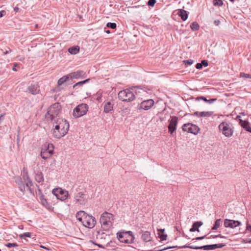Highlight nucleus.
<instances>
[{"label": "nucleus", "mask_w": 251, "mask_h": 251, "mask_svg": "<svg viewBox=\"0 0 251 251\" xmlns=\"http://www.w3.org/2000/svg\"><path fill=\"white\" fill-rule=\"evenodd\" d=\"M15 182L17 184L19 189L23 194L25 193V187L31 194L33 195L34 194V191L33 189L31 188V187L33 185V183L30 178L27 171L25 169L23 171L22 178L20 177H16Z\"/></svg>", "instance_id": "f257e3e1"}, {"label": "nucleus", "mask_w": 251, "mask_h": 251, "mask_svg": "<svg viewBox=\"0 0 251 251\" xmlns=\"http://www.w3.org/2000/svg\"><path fill=\"white\" fill-rule=\"evenodd\" d=\"M61 109V106L59 103H54L49 108L48 111L45 115L46 119L53 121L60 113Z\"/></svg>", "instance_id": "f03ea898"}, {"label": "nucleus", "mask_w": 251, "mask_h": 251, "mask_svg": "<svg viewBox=\"0 0 251 251\" xmlns=\"http://www.w3.org/2000/svg\"><path fill=\"white\" fill-rule=\"evenodd\" d=\"M219 130L226 137H230L234 132L233 124L229 122H223L219 125Z\"/></svg>", "instance_id": "7ed1b4c3"}, {"label": "nucleus", "mask_w": 251, "mask_h": 251, "mask_svg": "<svg viewBox=\"0 0 251 251\" xmlns=\"http://www.w3.org/2000/svg\"><path fill=\"white\" fill-rule=\"evenodd\" d=\"M113 220V215L112 214L104 212L101 215L100 222L104 228L108 229L112 226Z\"/></svg>", "instance_id": "20e7f679"}, {"label": "nucleus", "mask_w": 251, "mask_h": 251, "mask_svg": "<svg viewBox=\"0 0 251 251\" xmlns=\"http://www.w3.org/2000/svg\"><path fill=\"white\" fill-rule=\"evenodd\" d=\"M54 146L52 144L46 143L42 148L41 151V157L46 160L49 158L53 154Z\"/></svg>", "instance_id": "39448f33"}, {"label": "nucleus", "mask_w": 251, "mask_h": 251, "mask_svg": "<svg viewBox=\"0 0 251 251\" xmlns=\"http://www.w3.org/2000/svg\"><path fill=\"white\" fill-rule=\"evenodd\" d=\"M117 238L121 242L125 243H132L134 240V237L131 231L119 232L117 233Z\"/></svg>", "instance_id": "423d86ee"}, {"label": "nucleus", "mask_w": 251, "mask_h": 251, "mask_svg": "<svg viewBox=\"0 0 251 251\" xmlns=\"http://www.w3.org/2000/svg\"><path fill=\"white\" fill-rule=\"evenodd\" d=\"M119 100L123 101H131L135 99V95L129 89L121 91L118 94Z\"/></svg>", "instance_id": "0eeeda50"}, {"label": "nucleus", "mask_w": 251, "mask_h": 251, "mask_svg": "<svg viewBox=\"0 0 251 251\" xmlns=\"http://www.w3.org/2000/svg\"><path fill=\"white\" fill-rule=\"evenodd\" d=\"M88 109V106L87 104H80L74 109L73 116L75 118L80 117L86 114Z\"/></svg>", "instance_id": "6e6552de"}, {"label": "nucleus", "mask_w": 251, "mask_h": 251, "mask_svg": "<svg viewBox=\"0 0 251 251\" xmlns=\"http://www.w3.org/2000/svg\"><path fill=\"white\" fill-rule=\"evenodd\" d=\"M54 124H55L56 130L58 128H60L61 131H62V133L66 134L69 129V124L65 119L58 118L56 120H55Z\"/></svg>", "instance_id": "1a4fd4ad"}, {"label": "nucleus", "mask_w": 251, "mask_h": 251, "mask_svg": "<svg viewBox=\"0 0 251 251\" xmlns=\"http://www.w3.org/2000/svg\"><path fill=\"white\" fill-rule=\"evenodd\" d=\"M52 193L57 199L62 201L66 200L69 196L68 191L63 190L60 188L53 189L52 191Z\"/></svg>", "instance_id": "9d476101"}, {"label": "nucleus", "mask_w": 251, "mask_h": 251, "mask_svg": "<svg viewBox=\"0 0 251 251\" xmlns=\"http://www.w3.org/2000/svg\"><path fill=\"white\" fill-rule=\"evenodd\" d=\"M182 128L184 131H187L195 135L197 134L200 130L197 126L190 123L184 124Z\"/></svg>", "instance_id": "9b49d317"}, {"label": "nucleus", "mask_w": 251, "mask_h": 251, "mask_svg": "<svg viewBox=\"0 0 251 251\" xmlns=\"http://www.w3.org/2000/svg\"><path fill=\"white\" fill-rule=\"evenodd\" d=\"M171 120H169L168 126V132L172 135L176 129L178 123V117L175 116H171Z\"/></svg>", "instance_id": "f8f14e48"}, {"label": "nucleus", "mask_w": 251, "mask_h": 251, "mask_svg": "<svg viewBox=\"0 0 251 251\" xmlns=\"http://www.w3.org/2000/svg\"><path fill=\"white\" fill-rule=\"evenodd\" d=\"M85 216L83 219V226L88 228H93L96 223L95 217L87 214Z\"/></svg>", "instance_id": "ddd939ff"}, {"label": "nucleus", "mask_w": 251, "mask_h": 251, "mask_svg": "<svg viewBox=\"0 0 251 251\" xmlns=\"http://www.w3.org/2000/svg\"><path fill=\"white\" fill-rule=\"evenodd\" d=\"M182 248H189L191 249L199 250L203 249L204 250H213L217 249V244L207 245L202 246H194L190 245H185Z\"/></svg>", "instance_id": "4468645a"}, {"label": "nucleus", "mask_w": 251, "mask_h": 251, "mask_svg": "<svg viewBox=\"0 0 251 251\" xmlns=\"http://www.w3.org/2000/svg\"><path fill=\"white\" fill-rule=\"evenodd\" d=\"M154 102L152 99L145 100L138 104V108L148 110L154 105Z\"/></svg>", "instance_id": "2eb2a0df"}, {"label": "nucleus", "mask_w": 251, "mask_h": 251, "mask_svg": "<svg viewBox=\"0 0 251 251\" xmlns=\"http://www.w3.org/2000/svg\"><path fill=\"white\" fill-rule=\"evenodd\" d=\"M70 79L84 78L86 77V73L83 70H77L76 71L69 74Z\"/></svg>", "instance_id": "dca6fc26"}, {"label": "nucleus", "mask_w": 251, "mask_h": 251, "mask_svg": "<svg viewBox=\"0 0 251 251\" xmlns=\"http://www.w3.org/2000/svg\"><path fill=\"white\" fill-rule=\"evenodd\" d=\"M224 224L226 227L234 228L240 226L241 225V223L239 221L226 219L224 220Z\"/></svg>", "instance_id": "f3484780"}, {"label": "nucleus", "mask_w": 251, "mask_h": 251, "mask_svg": "<svg viewBox=\"0 0 251 251\" xmlns=\"http://www.w3.org/2000/svg\"><path fill=\"white\" fill-rule=\"evenodd\" d=\"M27 91L32 95H36L40 92L39 86L37 84H31L28 87Z\"/></svg>", "instance_id": "a211bd4d"}, {"label": "nucleus", "mask_w": 251, "mask_h": 251, "mask_svg": "<svg viewBox=\"0 0 251 251\" xmlns=\"http://www.w3.org/2000/svg\"><path fill=\"white\" fill-rule=\"evenodd\" d=\"M75 200L76 203L84 204L85 203V195L82 192H79L75 196Z\"/></svg>", "instance_id": "6ab92c4d"}, {"label": "nucleus", "mask_w": 251, "mask_h": 251, "mask_svg": "<svg viewBox=\"0 0 251 251\" xmlns=\"http://www.w3.org/2000/svg\"><path fill=\"white\" fill-rule=\"evenodd\" d=\"M237 118H239L240 120V124L241 126L246 129V131L251 133V127L250 126V123L246 120H242L240 119V116H237Z\"/></svg>", "instance_id": "aec40b11"}, {"label": "nucleus", "mask_w": 251, "mask_h": 251, "mask_svg": "<svg viewBox=\"0 0 251 251\" xmlns=\"http://www.w3.org/2000/svg\"><path fill=\"white\" fill-rule=\"evenodd\" d=\"M54 128L52 130V134L53 137L56 139H60L65 135V134H63L60 128H58L57 130L55 129V125H54Z\"/></svg>", "instance_id": "412c9836"}, {"label": "nucleus", "mask_w": 251, "mask_h": 251, "mask_svg": "<svg viewBox=\"0 0 251 251\" xmlns=\"http://www.w3.org/2000/svg\"><path fill=\"white\" fill-rule=\"evenodd\" d=\"M203 223L201 221H197L194 222L192 226V227L190 229L189 231L191 232H195L196 231H199V227L202 226Z\"/></svg>", "instance_id": "4be33fe9"}, {"label": "nucleus", "mask_w": 251, "mask_h": 251, "mask_svg": "<svg viewBox=\"0 0 251 251\" xmlns=\"http://www.w3.org/2000/svg\"><path fill=\"white\" fill-rule=\"evenodd\" d=\"M177 14L183 21H186L188 17L187 11L182 9L178 10Z\"/></svg>", "instance_id": "5701e85b"}, {"label": "nucleus", "mask_w": 251, "mask_h": 251, "mask_svg": "<svg viewBox=\"0 0 251 251\" xmlns=\"http://www.w3.org/2000/svg\"><path fill=\"white\" fill-rule=\"evenodd\" d=\"M35 179L38 183L43 182L44 180V176L41 172L37 171L35 173Z\"/></svg>", "instance_id": "b1692460"}, {"label": "nucleus", "mask_w": 251, "mask_h": 251, "mask_svg": "<svg viewBox=\"0 0 251 251\" xmlns=\"http://www.w3.org/2000/svg\"><path fill=\"white\" fill-rule=\"evenodd\" d=\"M158 237L161 240H166L167 235L165 233V229H157Z\"/></svg>", "instance_id": "393cba45"}, {"label": "nucleus", "mask_w": 251, "mask_h": 251, "mask_svg": "<svg viewBox=\"0 0 251 251\" xmlns=\"http://www.w3.org/2000/svg\"><path fill=\"white\" fill-rule=\"evenodd\" d=\"M113 104L111 102L108 101L105 103L104 106V112L109 113L113 110Z\"/></svg>", "instance_id": "a878e982"}, {"label": "nucleus", "mask_w": 251, "mask_h": 251, "mask_svg": "<svg viewBox=\"0 0 251 251\" xmlns=\"http://www.w3.org/2000/svg\"><path fill=\"white\" fill-rule=\"evenodd\" d=\"M196 100H203L204 101H205L209 104H211L213 102L216 101L217 99H211L210 100H207L205 97H204L203 96H200V97H198L196 98Z\"/></svg>", "instance_id": "bb28decb"}, {"label": "nucleus", "mask_w": 251, "mask_h": 251, "mask_svg": "<svg viewBox=\"0 0 251 251\" xmlns=\"http://www.w3.org/2000/svg\"><path fill=\"white\" fill-rule=\"evenodd\" d=\"M70 79V78L69 77V74H68L67 75H64L60 78L58 80L57 84L59 86H60Z\"/></svg>", "instance_id": "cd10ccee"}, {"label": "nucleus", "mask_w": 251, "mask_h": 251, "mask_svg": "<svg viewBox=\"0 0 251 251\" xmlns=\"http://www.w3.org/2000/svg\"><path fill=\"white\" fill-rule=\"evenodd\" d=\"M68 52L71 54H76L79 51V47L78 46H74L69 48L68 50Z\"/></svg>", "instance_id": "c85d7f7f"}, {"label": "nucleus", "mask_w": 251, "mask_h": 251, "mask_svg": "<svg viewBox=\"0 0 251 251\" xmlns=\"http://www.w3.org/2000/svg\"><path fill=\"white\" fill-rule=\"evenodd\" d=\"M142 239L145 242L150 241L151 239L150 233L149 231L144 232L142 235Z\"/></svg>", "instance_id": "c756f323"}, {"label": "nucleus", "mask_w": 251, "mask_h": 251, "mask_svg": "<svg viewBox=\"0 0 251 251\" xmlns=\"http://www.w3.org/2000/svg\"><path fill=\"white\" fill-rule=\"evenodd\" d=\"M90 78H88L84 80L77 82L73 85V88L76 89L77 87L82 86L83 84L88 82L90 81Z\"/></svg>", "instance_id": "7c9ffc66"}, {"label": "nucleus", "mask_w": 251, "mask_h": 251, "mask_svg": "<svg viewBox=\"0 0 251 251\" xmlns=\"http://www.w3.org/2000/svg\"><path fill=\"white\" fill-rule=\"evenodd\" d=\"M212 111H203L200 112V115H199V117H209L213 114Z\"/></svg>", "instance_id": "2f4dec72"}, {"label": "nucleus", "mask_w": 251, "mask_h": 251, "mask_svg": "<svg viewBox=\"0 0 251 251\" xmlns=\"http://www.w3.org/2000/svg\"><path fill=\"white\" fill-rule=\"evenodd\" d=\"M190 27L193 31H197L200 28L199 25L196 22L191 23Z\"/></svg>", "instance_id": "473e14b6"}, {"label": "nucleus", "mask_w": 251, "mask_h": 251, "mask_svg": "<svg viewBox=\"0 0 251 251\" xmlns=\"http://www.w3.org/2000/svg\"><path fill=\"white\" fill-rule=\"evenodd\" d=\"M221 224V219H217L216 221L215 222L214 225L212 227V230H216L217 229L219 226H220V225Z\"/></svg>", "instance_id": "72a5a7b5"}, {"label": "nucleus", "mask_w": 251, "mask_h": 251, "mask_svg": "<svg viewBox=\"0 0 251 251\" xmlns=\"http://www.w3.org/2000/svg\"><path fill=\"white\" fill-rule=\"evenodd\" d=\"M31 236V232H25L24 234L19 235V237L22 239L25 238V237H29L30 238Z\"/></svg>", "instance_id": "f704fd0d"}, {"label": "nucleus", "mask_w": 251, "mask_h": 251, "mask_svg": "<svg viewBox=\"0 0 251 251\" xmlns=\"http://www.w3.org/2000/svg\"><path fill=\"white\" fill-rule=\"evenodd\" d=\"M86 214L87 213L85 212H84V211H80L76 213V218H78V217L84 218V217L86 216L85 215H86Z\"/></svg>", "instance_id": "c9c22d12"}, {"label": "nucleus", "mask_w": 251, "mask_h": 251, "mask_svg": "<svg viewBox=\"0 0 251 251\" xmlns=\"http://www.w3.org/2000/svg\"><path fill=\"white\" fill-rule=\"evenodd\" d=\"M240 76L244 78H251V74H248L244 73H240Z\"/></svg>", "instance_id": "e433bc0d"}, {"label": "nucleus", "mask_w": 251, "mask_h": 251, "mask_svg": "<svg viewBox=\"0 0 251 251\" xmlns=\"http://www.w3.org/2000/svg\"><path fill=\"white\" fill-rule=\"evenodd\" d=\"M106 26L108 28H110L111 29H115L116 27V24L115 23H107L106 24Z\"/></svg>", "instance_id": "4c0bfd02"}, {"label": "nucleus", "mask_w": 251, "mask_h": 251, "mask_svg": "<svg viewBox=\"0 0 251 251\" xmlns=\"http://www.w3.org/2000/svg\"><path fill=\"white\" fill-rule=\"evenodd\" d=\"M5 246L9 248L18 247V245L16 243H8Z\"/></svg>", "instance_id": "58836bf2"}, {"label": "nucleus", "mask_w": 251, "mask_h": 251, "mask_svg": "<svg viewBox=\"0 0 251 251\" xmlns=\"http://www.w3.org/2000/svg\"><path fill=\"white\" fill-rule=\"evenodd\" d=\"M184 64L187 66H190L193 63V61L191 59L185 60L183 61Z\"/></svg>", "instance_id": "ea45409f"}, {"label": "nucleus", "mask_w": 251, "mask_h": 251, "mask_svg": "<svg viewBox=\"0 0 251 251\" xmlns=\"http://www.w3.org/2000/svg\"><path fill=\"white\" fill-rule=\"evenodd\" d=\"M156 0H149L147 4L150 6H153Z\"/></svg>", "instance_id": "a19ab883"}, {"label": "nucleus", "mask_w": 251, "mask_h": 251, "mask_svg": "<svg viewBox=\"0 0 251 251\" xmlns=\"http://www.w3.org/2000/svg\"><path fill=\"white\" fill-rule=\"evenodd\" d=\"M208 238V239H209L210 238L209 237H206V235H204V236H200V237H196L195 238H194L192 239V240H202L204 238Z\"/></svg>", "instance_id": "79ce46f5"}, {"label": "nucleus", "mask_w": 251, "mask_h": 251, "mask_svg": "<svg viewBox=\"0 0 251 251\" xmlns=\"http://www.w3.org/2000/svg\"><path fill=\"white\" fill-rule=\"evenodd\" d=\"M216 2L214 3L215 5L221 6L223 5V2L222 0H215Z\"/></svg>", "instance_id": "37998d69"}, {"label": "nucleus", "mask_w": 251, "mask_h": 251, "mask_svg": "<svg viewBox=\"0 0 251 251\" xmlns=\"http://www.w3.org/2000/svg\"><path fill=\"white\" fill-rule=\"evenodd\" d=\"M201 63L202 66L204 67H207L208 65V61L206 60H202Z\"/></svg>", "instance_id": "c03bdc74"}, {"label": "nucleus", "mask_w": 251, "mask_h": 251, "mask_svg": "<svg viewBox=\"0 0 251 251\" xmlns=\"http://www.w3.org/2000/svg\"><path fill=\"white\" fill-rule=\"evenodd\" d=\"M218 237H220L221 238H225V236L222 235L221 234H218V235H212L211 236V238H218ZM209 238H210V237H209Z\"/></svg>", "instance_id": "a18cd8bd"}, {"label": "nucleus", "mask_w": 251, "mask_h": 251, "mask_svg": "<svg viewBox=\"0 0 251 251\" xmlns=\"http://www.w3.org/2000/svg\"><path fill=\"white\" fill-rule=\"evenodd\" d=\"M248 231H249L251 233V226L248 223L247 224L246 228V232H247Z\"/></svg>", "instance_id": "49530a36"}, {"label": "nucleus", "mask_w": 251, "mask_h": 251, "mask_svg": "<svg viewBox=\"0 0 251 251\" xmlns=\"http://www.w3.org/2000/svg\"><path fill=\"white\" fill-rule=\"evenodd\" d=\"M242 242L244 243H251V239H243Z\"/></svg>", "instance_id": "de8ad7c7"}, {"label": "nucleus", "mask_w": 251, "mask_h": 251, "mask_svg": "<svg viewBox=\"0 0 251 251\" xmlns=\"http://www.w3.org/2000/svg\"><path fill=\"white\" fill-rule=\"evenodd\" d=\"M196 68L197 69H201L202 68V66L201 64V63H198L196 65Z\"/></svg>", "instance_id": "09e8293b"}, {"label": "nucleus", "mask_w": 251, "mask_h": 251, "mask_svg": "<svg viewBox=\"0 0 251 251\" xmlns=\"http://www.w3.org/2000/svg\"><path fill=\"white\" fill-rule=\"evenodd\" d=\"M5 14L6 12L4 10H2L0 11V18L3 17Z\"/></svg>", "instance_id": "8fccbe9b"}, {"label": "nucleus", "mask_w": 251, "mask_h": 251, "mask_svg": "<svg viewBox=\"0 0 251 251\" xmlns=\"http://www.w3.org/2000/svg\"><path fill=\"white\" fill-rule=\"evenodd\" d=\"M225 246H226V244H217V248H222Z\"/></svg>", "instance_id": "3c124183"}, {"label": "nucleus", "mask_w": 251, "mask_h": 251, "mask_svg": "<svg viewBox=\"0 0 251 251\" xmlns=\"http://www.w3.org/2000/svg\"><path fill=\"white\" fill-rule=\"evenodd\" d=\"M220 21L219 20H215L214 22V24L216 25H219L220 24Z\"/></svg>", "instance_id": "603ef678"}, {"label": "nucleus", "mask_w": 251, "mask_h": 251, "mask_svg": "<svg viewBox=\"0 0 251 251\" xmlns=\"http://www.w3.org/2000/svg\"><path fill=\"white\" fill-rule=\"evenodd\" d=\"M177 248V246L169 247H168V248H164L163 249L160 250L159 251H164V250H167V249H172V248Z\"/></svg>", "instance_id": "864d4df0"}, {"label": "nucleus", "mask_w": 251, "mask_h": 251, "mask_svg": "<svg viewBox=\"0 0 251 251\" xmlns=\"http://www.w3.org/2000/svg\"><path fill=\"white\" fill-rule=\"evenodd\" d=\"M193 115L194 116H197L198 117H199V115H200V112L196 111L193 114Z\"/></svg>", "instance_id": "5fc2aeb1"}, {"label": "nucleus", "mask_w": 251, "mask_h": 251, "mask_svg": "<svg viewBox=\"0 0 251 251\" xmlns=\"http://www.w3.org/2000/svg\"><path fill=\"white\" fill-rule=\"evenodd\" d=\"M41 201H42V204L44 205H45L46 203H47V201L46 199H42L41 200Z\"/></svg>", "instance_id": "6e6d98bb"}, {"label": "nucleus", "mask_w": 251, "mask_h": 251, "mask_svg": "<svg viewBox=\"0 0 251 251\" xmlns=\"http://www.w3.org/2000/svg\"><path fill=\"white\" fill-rule=\"evenodd\" d=\"M84 218H82V217H78V218H76V219L80 222H81V223H82V224L83 225V219Z\"/></svg>", "instance_id": "4d7b16f0"}, {"label": "nucleus", "mask_w": 251, "mask_h": 251, "mask_svg": "<svg viewBox=\"0 0 251 251\" xmlns=\"http://www.w3.org/2000/svg\"><path fill=\"white\" fill-rule=\"evenodd\" d=\"M19 10V8L18 7H15L14 8V11H15L16 12H17Z\"/></svg>", "instance_id": "13d9d810"}, {"label": "nucleus", "mask_w": 251, "mask_h": 251, "mask_svg": "<svg viewBox=\"0 0 251 251\" xmlns=\"http://www.w3.org/2000/svg\"><path fill=\"white\" fill-rule=\"evenodd\" d=\"M11 51V50L10 49H9L8 50H6V51L4 52V54H6Z\"/></svg>", "instance_id": "bf43d9fd"}, {"label": "nucleus", "mask_w": 251, "mask_h": 251, "mask_svg": "<svg viewBox=\"0 0 251 251\" xmlns=\"http://www.w3.org/2000/svg\"><path fill=\"white\" fill-rule=\"evenodd\" d=\"M97 245V244H96ZM98 246H99V247L100 248H103V247L102 246V245H98Z\"/></svg>", "instance_id": "052dcab7"}, {"label": "nucleus", "mask_w": 251, "mask_h": 251, "mask_svg": "<svg viewBox=\"0 0 251 251\" xmlns=\"http://www.w3.org/2000/svg\"><path fill=\"white\" fill-rule=\"evenodd\" d=\"M106 32L107 33H110V31L109 30H108L106 31Z\"/></svg>", "instance_id": "680f3d73"}, {"label": "nucleus", "mask_w": 251, "mask_h": 251, "mask_svg": "<svg viewBox=\"0 0 251 251\" xmlns=\"http://www.w3.org/2000/svg\"><path fill=\"white\" fill-rule=\"evenodd\" d=\"M230 0L231 1H232V2L234 1V0Z\"/></svg>", "instance_id": "e2e57ef3"}, {"label": "nucleus", "mask_w": 251, "mask_h": 251, "mask_svg": "<svg viewBox=\"0 0 251 251\" xmlns=\"http://www.w3.org/2000/svg\"><path fill=\"white\" fill-rule=\"evenodd\" d=\"M13 70L16 71L15 68H13Z\"/></svg>", "instance_id": "0e129e2a"}, {"label": "nucleus", "mask_w": 251, "mask_h": 251, "mask_svg": "<svg viewBox=\"0 0 251 251\" xmlns=\"http://www.w3.org/2000/svg\"><path fill=\"white\" fill-rule=\"evenodd\" d=\"M13 70L16 71L15 68H13Z\"/></svg>", "instance_id": "69168bd1"}, {"label": "nucleus", "mask_w": 251, "mask_h": 251, "mask_svg": "<svg viewBox=\"0 0 251 251\" xmlns=\"http://www.w3.org/2000/svg\"><path fill=\"white\" fill-rule=\"evenodd\" d=\"M37 187H38V188H39V187L38 185H37Z\"/></svg>", "instance_id": "338daca9"}, {"label": "nucleus", "mask_w": 251, "mask_h": 251, "mask_svg": "<svg viewBox=\"0 0 251 251\" xmlns=\"http://www.w3.org/2000/svg\"><path fill=\"white\" fill-rule=\"evenodd\" d=\"M37 187H38V188H39V187L38 185H37Z\"/></svg>", "instance_id": "774afa93"}]
</instances>
